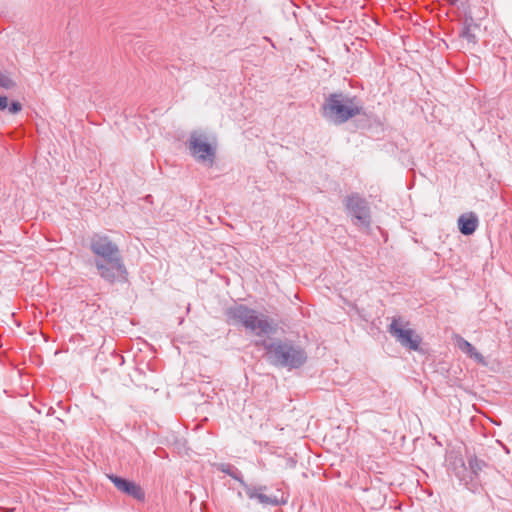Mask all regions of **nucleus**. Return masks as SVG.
<instances>
[{
  "label": "nucleus",
  "instance_id": "f257e3e1",
  "mask_svg": "<svg viewBox=\"0 0 512 512\" xmlns=\"http://www.w3.org/2000/svg\"><path fill=\"white\" fill-rule=\"evenodd\" d=\"M90 249L97 257L95 266L101 278L110 283L126 278L127 271L119 248L108 236L95 234L91 238Z\"/></svg>",
  "mask_w": 512,
  "mask_h": 512
},
{
  "label": "nucleus",
  "instance_id": "f03ea898",
  "mask_svg": "<svg viewBox=\"0 0 512 512\" xmlns=\"http://www.w3.org/2000/svg\"><path fill=\"white\" fill-rule=\"evenodd\" d=\"M228 321L241 325L246 332L263 338L277 331V324L267 314L244 304H235L226 311Z\"/></svg>",
  "mask_w": 512,
  "mask_h": 512
},
{
  "label": "nucleus",
  "instance_id": "7ed1b4c3",
  "mask_svg": "<svg viewBox=\"0 0 512 512\" xmlns=\"http://www.w3.org/2000/svg\"><path fill=\"white\" fill-rule=\"evenodd\" d=\"M255 345L266 350L268 361L275 366L293 369L302 366L307 360L306 352L292 341L257 340Z\"/></svg>",
  "mask_w": 512,
  "mask_h": 512
},
{
  "label": "nucleus",
  "instance_id": "20e7f679",
  "mask_svg": "<svg viewBox=\"0 0 512 512\" xmlns=\"http://www.w3.org/2000/svg\"><path fill=\"white\" fill-rule=\"evenodd\" d=\"M362 107L356 97L343 93L330 94L322 106L324 118L334 124H343L359 115Z\"/></svg>",
  "mask_w": 512,
  "mask_h": 512
},
{
  "label": "nucleus",
  "instance_id": "39448f33",
  "mask_svg": "<svg viewBox=\"0 0 512 512\" xmlns=\"http://www.w3.org/2000/svg\"><path fill=\"white\" fill-rule=\"evenodd\" d=\"M409 325V321L403 317H393L388 326V332L404 348L417 351L420 347L422 338L413 329H411Z\"/></svg>",
  "mask_w": 512,
  "mask_h": 512
},
{
  "label": "nucleus",
  "instance_id": "423d86ee",
  "mask_svg": "<svg viewBox=\"0 0 512 512\" xmlns=\"http://www.w3.org/2000/svg\"><path fill=\"white\" fill-rule=\"evenodd\" d=\"M345 207L360 224L369 225L370 209L364 198L359 194H351L344 201Z\"/></svg>",
  "mask_w": 512,
  "mask_h": 512
},
{
  "label": "nucleus",
  "instance_id": "0eeeda50",
  "mask_svg": "<svg viewBox=\"0 0 512 512\" xmlns=\"http://www.w3.org/2000/svg\"><path fill=\"white\" fill-rule=\"evenodd\" d=\"M189 149L197 160L213 162L215 151L208 143L206 136L199 133H192L189 140Z\"/></svg>",
  "mask_w": 512,
  "mask_h": 512
},
{
  "label": "nucleus",
  "instance_id": "6e6552de",
  "mask_svg": "<svg viewBox=\"0 0 512 512\" xmlns=\"http://www.w3.org/2000/svg\"><path fill=\"white\" fill-rule=\"evenodd\" d=\"M249 499H256L263 505L280 506L285 505L288 501L287 497L278 498L277 496H268L264 494L266 486H251L247 483L243 486Z\"/></svg>",
  "mask_w": 512,
  "mask_h": 512
},
{
  "label": "nucleus",
  "instance_id": "1a4fd4ad",
  "mask_svg": "<svg viewBox=\"0 0 512 512\" xmlns=\"http://www.w3.org/2000/svg\"><path fill=\"white\" fill-rule=\"evenodd\" d=\"M108 478L111 480V482L115 485V487L119 491H121L129 496H132L133 498H135L137 500L144 499L145 494H144L142 488L135 482L128 481V480L121 478L119 476H116V475H109Z\"/></svg>",
  "mask_w": 512,
  "mask_h": 512
},
{
  "label": "nucleus",
  "instance_id": "9d476101",
  "mask_svg": "<svg viewBox=\"0 0 512 512\" xmlns=\"http://www.w3.org/2000/svg\"><path fill=\"white\" fill-rule=\"evenodd\" d=\"M478 217L473 212L462 214L458 218V227L463 235L473 234L478 227Z\"/></svg>",
  "mask_w": 512,
  "mask_h": 512
},
{
  "label": "nucleus",
  "instance_id": "9b49d317",
  "mask_svg": "<svg viewBox=\"0 0 512 512\" xmlns=\"http://www.w3.org/2000/svg\"><path fill=\"white\" fill-rule=\"evenodd\" d=\"M458 348L470 358L474 359L477 363L484 364V357L475 349V347L462 337L457 338Z\"/></svg>",
  "mask_w": 512,
  "mask_h": 512
},
{
  "label": "nucleus",
  "instance_id": "f8f14e48",
  "mask_svg": "<svg viewBox=\"0 0 512 512\" xmlns=\"http://www.w3.org/2000/svg\"><path fill=\"white\" fill-rule=\"evenodd\" d=\"M218 470L221 472L228 474L233 479L237 480L241 486L243 487L246 482L243 479L242 473L239 469L231 464L221 463L217 465Z\"/></svg>",
  "mask_w": 512,
  "mask_h": 512
},
{
  "label": "nucleus",
  "instance_id": "ddd939ff",
  "mask_svg": "<svg viewBox=\"0 0 512 512\" xmlns=\"http://www.w3.org/2000/svg\"><path fill=\"white\" fill-rule=\"evenodd\" d=\"M16 83L14 80L6 73L0 72V87L6 90H11L15 88Z\"/></svg>",
  "mask_w": 512,
  "mask_h": 512
},
{
  "label": "nucleus",
  "instance_id": "4468645a",
  "mask_svg": "<svg viewBox=\"0 0 512 512\" xmlns=\"http://www.w3.org/2000/svg\"><path fill=\"white\" fill-rule=\"evenodd\" d=\"M472 25L468 24L467 21L464 24V27L461 31V37L466 39L469 43H476V36L471 31Z\"/></svg>",
  "mask_w": 512,
  "mask_h": 512
},
{
  "label": "nucleus",
  "instance_id": "2eb2a0df",
  "mask_svg": "<svg viewBox=\"0 0 512 512\" xmlns=\"http://www.w3.org/2000/svg\"><path fill=\"white\" fill-rule=\"evenodd\" d=\"M22 109V105L17 102V101H14L10 104V106H8V110L11 114H16L18 112H20Z\"/></svg>",
  "mask_w": 512,
  "mask_h": 512
},
{
  "label": "nucleus",
  "instance_id": "dca6fc26",
  "mask_svg": "<svg viewBox=\"0 0 512 512\" xmlns=\"http://www.w3.org/2000/svg\"><path fill=\"white\" fill-rule=\"evenodd\" d=\"M8 108V98L6 96H0V110Z\"/></svg>",
  "mask_w": 512,
  "mask_h": 512
},
{
  "label": "nucleus",
  "instance_id": "f3484780",
  "mask_svg": "<svg viewBox=\"0 0 512 512\" xmlns=\"http://www.w3.org/2000/svg\"><path fill=\"white\" fill-rule=\"evenodd\" d=\"M450 1H451V3H455V2H457L458 0H450Z\"/></svg>",
  "mask_w": 512,
  "mask_h": 512
},
{
  "label": "nucleus",
  "instance_id": "a211bd4d",
  "mask_svg": "<svg viewBox=\"0 0 512 512\" xmlns=\"http://www.w3.org/2000/svg\"><path fill=\"white\" fill-rule=\"evenodd\" d=\"M3 512H9V510H3Z\"/></svg>",
  "mask_w": 512,
  "mask_h": 512
}]
</instances>
